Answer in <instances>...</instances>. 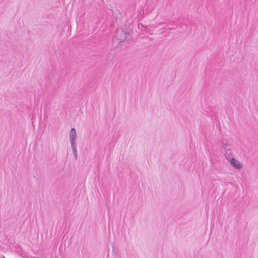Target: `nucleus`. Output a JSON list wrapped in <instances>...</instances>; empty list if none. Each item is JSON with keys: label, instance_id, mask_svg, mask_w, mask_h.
Returning a JSON list of instances; mask_svg holds the SVG:
<instances>
[{"label": "nucleus", "instance_id": "1", "mask_svg": "<svg viewBox=\"0 0 258 258\" xmlns=\"http://www.w3.org/2000/svg\"><path fill=\"white\" fill-rule=\"evenodd\" d=\"M117 34L118 35V39L120 41L127 40L130 37L129 33H126L121 29L117 30Z\"/></svg>", "mask_w": 258, "mask_h": 258}, {"label": "nucleus", "instance_id": "2", "mask_svg": "<svg viewBox=\"0 0 258 258\" xmlns=\"http://www.w3.org/2000/svg\"><path fill=\"white\" fill-rule=\"evenodd\" d=\"M76 132L74 128H72L69 134V139L71 142V144H77L76 142Z\"/></svg>", "mask_w": 258, "mask_h": 258}, {"label": "nucleus", "instance_id": "3", "mask_svg": "<svg viewBox=\"0 0 258 258\" xmlns=\"http://www.w3.org/2000/svg\"><path fill=\"white\" fill-rule=\"evenodd\" d=\"M229 162L231 164V165L235 168L237 169H240L242 168V164L241 163L238 161L237 160H236L235 159L232 158L230 159Z\"/></svg>", "mask_w": 258, "mask_h": 258}, {"label": "nucleus", "instance_id": "4", "mask_svg": "<svg viewBox=\"0 0 258 258\" xmlns=\"http://www.w3.org/2000/svg\"><path fill=\"white\" fill-rule=\"evenodd\" d=\"M71 147L73 150V153L74 156L75 157V159L76 160L77 158V144L71 145Z\"/></svg>", "mask_w": 258, "mask_h": 258}, {"label": "nucleus", "instance_id": "5", "mask_svg": "<svg viewBox=\"0 0 258 258\" xmlns=\"http://www.w3.org/2000/svg\"><path fill=\"white\" fill-rule=\"evenodd\" d=\"M226 158L228 160L227 157L225 155Z\"/></svg>", "mask_w": 258, "mask_h": 258}]
</instances>
